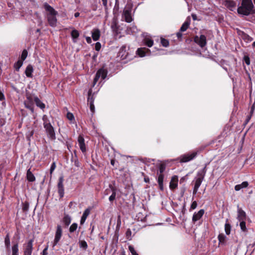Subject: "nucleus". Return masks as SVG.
<instances>
[{
    "label": "nucleus",
    "mask_w": 255,
    "mask_h": 255,
    "mask_svg": "<svg viewBox=\"0 0 255 255\" xmlns=\"http://www.w3.org/2000/svg\"><path fill=\"white\" fill-rule=\"evenodd\" d=\"M238 13L243 15H249L255 13L252 0H242L241 4L237 9Z\"/></svg>",
    "instance_id": "nucleus-1"
},
{
    "label": "nucleus",
    "mask_w": 255,
    "mask_h": 255,
    "mask_svg": "<svg viewBox=\"0 0 255 255\" xmlns=\"http://www.w3.org/2000/svg\"><path fill=\"white\" fill-rule=\"evenodd\" d=\"M42 120L43 121V127L45 129L47 136L51 140H55L56 139L55 131L48 117L45 115H43Z\"/></svg>",
    "instance_id": "nucleus-2"
},
{
    "label": "nucleus",
    "mask_w": 255,
    "mask_h": 255,
    "mask_svg": "<svg viewBox=\"0 0 255 255\" xmlns=\"http://www.w3.org/2000/svg\"><path fill=\"white\" fill-rule=\"evenodd\" d=\"M206 172V167L205 166L203 169L198 171L197 177L195 178V182L193 189V194H196L200 186Z\"/></svg>",
    "instance_id": "nucleus-3"
},
{
    "label": "nucleus",
    "mask_w": 255,
    "mask_h": 255,
    "mask_svg": "<svg viewBox=\"0 0 255 255\" xmlns=\"http://www.w3.org/2000/svg\"><path fill=\"white\" fill-rule=\"evenodd\" d=\"M107 70H106L103 68L100 69L97 72L95 77L94 78L93 84V87L95 86V85L96 84L97 82H98V81L99 80V79L100 77H101L102 79H104L107 77Z\"/></svg>",
    "instance_id": "nucleus-4"
},
{
    "label": "nucleus",
    "mask_w": 255,
    "mask_h": 255,
    "mask_svg": "<svg viewBox=\"0 0 255 255\" xmlns=\"http://www.w3.org/2000/svg\"><path fill=\"white\" fill-rule=\"evenodd\" d=\"M194 40L202 48L205 46L207 44L206 37L204 35H201L200 36H195Z\"/></svg>",
    "instance_id": "nucleus-5"
},
{
    "label": "nucleus",
    "mask_w": 255,
    "mask_h": 255,
    "mask_svg": "<svg viewBox=\"0 0 255 255\" xmlns=\"http://www.w3.org/2000/svg\"><path fill=\"white\" fill-rule=\"evenodd\" d=\"M62 235V229L60 225H58L56 227L55 238L53 242V246H56L59 242Z\"/></svg>",
    "instance_id": "nucleus-6"
},
{
    "label": "nucleus",
    "mask_w": 255,
    "mask_h": 255,
    "mask_svg": "<svg viewBox=\"0 0 255 255\" xmlns=\"http://www.w3.org/2000/svg\"><path fill=\"white\" fill-rule=\"evenodd\" d=\"M197 152L187 153L180 156V162H187L194 159L197 155Z\"/></svg>",
    "instance_id": "nucleus-7"
},
{
    "label": "nucleus",
    "mask_w": 255,
    "mask_h": 255,
    "mask_svg": "<svg viewBox=\"0 0 255 255\" xmlns=\"http://www.w3.org/2000/svg\"><path fill=\"white\" fill-rule=\"evenodd\" d=\"M131 9L130 8H126L123 11L122 18L127 22H130L132 21V18L131 15Z\"/></svg>",
    "instance_id": "nucleus-8"
},
{
    "label": "nucleus",
    "mask_w": 255,
    "mask_h": 255,
    "mask_svg": "<svg viewBox=\"0 0 255 255\" xmlns=\"http://www.w3.org/2000/svg\"><path fill=\"white\" fill-rule=\"evenodd\" d=\"M33 240H30L24 247V255H31L33 250Z\"/></svg>",
    "instance_id": "nucleus-9"
},
{
    "label": "nucleus",
    "mask_w": 255,
    "mask_h": 255,
    "mask_svg": "<svg viewBox=\"0 0 255 255\" xmlns=\"http://www.w3.org/2000/svg\"><path fill=\"white\" fill-rule=\"evenodd\" d=\"M64 178L63 176L60 177L58 180V193L61 198L63 197L64 194V189L63 185Z\"/></svg>",
    "instance_id": "nucleus-10"
},
{
    "label": "nucleus",
    "mask_w": 255,
    "mask_h": 255,
    "mask_svg": "<svg viewBox=\"0 0 255 255\" xmlns=\"http://www.w3.org/2000/svg\"><path fill=\"white\" fill-rule=\"evenodd\" d=\"M237 219L239 222L246 221L247 219V215L244 211L241 208L238 207V216Z\"/></svg>",
    "instance_id": "nucleus-11"
},
{
    "label": "nucleus",
    "mask_w": 255,
    "mask_h": 255,
    "mask_svg": "<svg viewBox=\"0 0 255 255\" xmlns=\"http://www.w3.org/2000/svg\"><path fill=\"white\" fill-rule=\"evenodd\" d=\"M56 15L57 14H54V15H47V20L48 21V23L49 25L51 26L54 27L56 25L57 23V18H56Z\"/></svg>",
    "instance_id": "nucleus-12"
},
{
    "label": "nucleus",
    "mask_w": 255,
    "mask_h": 255,
    "mask_svg": "<svg viewBox=\"0 0 255 255\" xmlns=\"http://www.w3.org/2000/svg\"><path fill=\"white\" fill-rule=\"evenodd\" d=\"M204 212L205 211L203 209L200 210L197 213L195 212L192 217V222L195 223L200 220L203 216Z\"/></svg>",
    "instance_id": "nucleus-13"
},
{
    "label": "nucleus",
    "mask_w": 255,
    "mask_h": 255,
    "mask_svg": "<svg viewBox=\"0 0 255 255\" xmlns=\"http://www.w3.org/2000/svg\"><path fill=\"white\" fill-rule=\"evenodd\" d=\"M44 7L45 10L48 12L47 15H54L57 14V12L48 3H45L44 4Z\"/></svg>",
    "instance_id": "nucleus-14"
},
{
    "label": "nucleus",
    "mask_w": 255,
    "mask_h": 255,
    "mask_svg": "<svg viewBox=\"0 0 255 255\" xmlns=\"http://www.w3.org/2000/svg\"><path fill=\"white\" fill-rule=\"evenodd\" d=\"M78 141L79 143V145L80 146V148L82 151V152H85L86 151V148L85 146V144L84 142V138L81 135L79 136Z\"/></svg>",
    "instance_id": "nucleus-15"
},
{
    "label": "nucleus",
    "mask_w": 255,
    "mask_h": 255,
    "mask_svg": "<svg viewBox=\"0 0 255 255\" xmlns=\"http://www.w3.org/2000/svg\"><path fill=\"white\" fill-rule=\"evenodd\" d=\"M225 5L230 10L233 11L236 6V3L235 1L233 0H225Z\"/></svg>",
    "instance_id": "nucleus-16"
},
{
    "label": "nucleus",
    "mask_w": 255,
    "mask_h": 255,
    "mask_svg": "<svg viewBox=\"0 0 255 255\" xmlns=\"http://www.w3.org/2000/svg\"><path fill=\"white\" fill-rule=\"evenodd\" d=\"M178 179L177 176H174L172 177L170 182V188L171 189L176 188L177 186Z\"/></svg>",
    "instance_id": "nucleus-17"
},
{
    "label": "nucleus",
    "mask_w": 255,
    "mask_h": 255,
    "mask_svg": "<svg viewBox=\"0 0 255 255\" xmlns=\"http://www.w3.org/2000/svg\"><path fill=\"white\" fill-rule=\"evenodd\" d=\"M219 240V244L221 245H225L227 239V237L223 233L220 234L218 236Z\"/></svg>",
    "instance_id": "nucleus-18"
},
{
    "label": "nucleus",
    "mask_w": 255,
    "mask_h": 255,
    "mask_svg": "<svg viewBox=\"0 0 255 255\" xmlns=\"http://www.w3.org/2000/svg\"><path fill=\"white\" fill-rule=\"evenodd\" d=\"M90 213V208H87L84 211V212L83 214V215L81 217V220H80V224L81 225H83L85 223L87 217L89 215Z\"/></svg>",
    "instance_id": "nucleus-19"
},
{
    "label": "nucleus",
    "mask_w": 255,
    "mask_h": 255,
    "mask_svg": "<svg viewBox=\"0 0 255 255\" xmlns=\"http://www.w3.org/2000/svg\"><path fill=\"white\" fill-rule=\"evenodd\" d=\"M111 28L113 31L118 33V20L117 18L114 17L113 19L112 24H111Z\"/></svg>",
    "instance_id": "nucleus-20"
},
{
    "label": "nucleus",
    "mask_w": 255,
    "mask_h": 255,
    "mask_svg": "<svg viewBox=\"0 0 255 255\" xmlns=\"http://www.w3.org/2000/svg\"><path fill=\"white\" fill-rule=\"evenodd\" d=\"M148 51H149V50L148 49L144 47L138 48L136 52L140 57H144L146 55V52Z\"/></svg>",
    "instance_id": "nucleus-21"
},
{
    "label": "nucleus",
    "mask_w": 255,
    "mask_h": 255,
    "mask_svg": "<svg viewBox=\"0 0 255 255\" xmlns=\"http://www.w3.org/2000/svg\"><path fill=\"white\" fill-rule=\"evenodd\" d=\"M33 67L32 66V65H28L27 66V67L25 69V71L26 76L27 77H32V73L33 72Z\"/></svg>",
    "instance_id": "nucleus-22"
},
{
    "label": "nucleus",
    "mask_w": 255,
    "mask_h": 255,
    "mask_svg": "<svg viewBox=\"0 0 255 255\" xmlns=\"http://www.w3.org/2000/svg\"><path fill=\"white\" fill-rule=\"evenodd\" d=\"M100 36V30L98 29H94L92 32V37L94 41L98 40Z\"/></svg>",
    "instance_id": "nucleus-23"
},
{
    "label": "nucleus",
    "mask_w": 255,
    "mask_h": 255,
    "mask_svg": "<svg viewBox=\"0 0 255 255\" xmlns=\"http://www.w3.org/2000/svg\"><path fill=\"white\" fill-rule=\"evenodd\" d=\"M249 185L247 181H244L240 184H238L235 186V189L236 191H239L242 188H246Z\"/></svg>",
    "instance_id": "nucleus-24"
},
{
    "label": "nucleus",
    "mask_w": 255,
    "mask_h": 255,
    "mask_svg": "<svg viewBox=\"0 0 255 255\" xmlns=\"http://www.w3.org/2000/svg\"><path fill=\"white\" fill-rule=\"evenodd\" d=\"M34 102L36 105V106L38 107H39L41 109H44L45 107V104L43 103L39 99L35 97H34Z\"/></svg>",
    "instance_id": "nucleus-25"
},
{
    "label": "nucleus",
    "mask_w": 255,
    "mask_h": 255,
    "mask_svg": "<svg viewBox=\"0 0 255 255\" xmlns=\"http://www.w3.org/2000/svg\"><path fill=\"white\" fill-rule=\"evenodd\" d=\"M63 222L66 227L68 226L71 222V217L68 215H65L63 218Z\"/></svg>",
    "instance_id": "nucleus-26"
},
{
    "label": "nucleus",
    "mask_w": 255,
    "mask_h": 255,
    "mask_svg": "<svg viewBox=\"0 0 255 255\" xmlns=\"http://www.w3.org/2000/svg\"><path fill=\"white\" fill-rule=\"evenodd\" d=\"M163 178L164 175L162 174H160L158 177V183L160 189L162 190L163 189Z\"/></svg>",
    "instance_id": "nucleus-27"
},
{
    "label": "nucleus",
    "mask_w": 255,
    "mask_h": 255,
    "mask_svg": "<svg viewBox=\"0 0 255 255\" xmlns=\"http://www.w3.org/2000/svg\"><path fill=\"white\" fill-rule=\"evenodd\" d=\"M27 179L30 182H33L35 181V178L34 175L30 171V169H28L27 171Z\"/></svg>",
    "instance_id": "nucleus-28"
},
{
    "label": "nucleus",
    "mask_w": 255,
    "mask_h": 255,
    "mask_svg": "<svg viewBox=\"0 0 255 255\" xmlns=\"http://www.w3.org/2000/svg\"><path fill=\"white\" fill-rule=\"evenodd\" d=\"M24 104L25 105V108L29 109L32 113L34 112L33 103H31L30 101H25Z\"/></svg>",
    "instance_id": "nucleus-29"
},
{
    "label": "nucleus",
    "mask_w": 255,
    "mask_h": 255,
    "mask_svg": "<svg viewBox=\"0 0 255 255\" xmlns=\"http://www.w3.org/2000/svg\"><path fill=\"white\" fill-rule=\"evenodd\" d=\"M190 24V22L189 21H185L183 23V24L182 25L180 29V32H184L187 30L188 27H189Z\"/></svg>",
    "instance_id": "nucleus-30"
},
{
    "label": "nucleus",
    "mask_w": 255,
    "mask_h": 255,
    "mask_svg": "<svg viewBox=\"0 0 255 255\" xmlns=\"http://www.w3.org/2000/svg\"><path fill=\"white\" fill-rule=\"evenodd\" d=\"M240 222V228H241V229L242 231L244 232L245 233L247 232L248 229H247V228L246 227V221H241V222Z\"/></svg>",
    "instance_id": "nucleus-31"
},
{
    "label": "nucleus",
    "mask_w": 255,
    "mask_h": 255,
    "mask_svg": "<svg viewBox=\"0 0 255 255\" xmlns=\"http://www.w3.org/2000/svg\"><path fill=\"white\" fill-rule=\"evenodd\" d=\"M231 229V226L230 224L229 223H227V222L225 225V232L227 235H228L230 234Z\"/></svg>",
    "instance_id": "nucleus-32"
},
{
    "label": "nucleus",
    "mask_w": 255,
    "mask_h": 255,
    "mask_svg": "<svg viewBox=\"0 0 255 255\" xmlns=\"http://www.w3.org/2000/svg\"><path fill=\"white\" fill-rule=\"evenodd\" d=\"M92 92V89H90L88 91V103H91L92 102V103H94V98L93 96H91V94Z\"/></svg>",
    "instance_id": "nucleus-33"
},
{
    "label": "nucleus",
    "mask_w": 255,
    "mask_h": 255,
    "mask_svg": "<svg viewBox=\"0 0 255 255\" xmlns=\"http://www.w3.org/2000/svg\"><path fill=\"white\" fill-rule=\"evenodd\" d=\"M18 245L16 244L12 247V255H18Z\"/></svg>",
    "instance_id": "nucleus-34"
},
{
    "label": "nucleus",
    "mask_w": 255,
    "mask_h": 255,
    "mask_svg": "<svg viewBox=\"0 0 255 255\" xmlns=\"http://www.w3.org/2000/svg\"><path fill=\"white\" fill-rule=\"evenodd\" d=\"M71 36L73 39L77 38L79 36V33L78 30L74 29L71 32Z\"/></svg>",
    "instance_id": "nucleus-35"
},
{
    "label": "nucleus",
    "mask_w": 255,
    "mask_h": 255,
    "mask_svg": "<svg viewBox=\"0 0 255 255\" xmlns=\"http://www.w3.org/2000/svg\"><path fill=\"white\" fill-rule=\"evenodd\" d=\"M78 228V225L77 223H73L69 228V232L70 233H73Z\"/></svg>",
    "instance_id": "nucleus-36"
},
{
    "label": "nucleus",
    "mask_w": 255,
    "mask_h": 255,
    "mask_svg": "<svg viewBox=\"0 0 255 255\" xmlns=\"http://www.w3.org/2000/svg\"><path fill=\"white\" fill-rule=\"evenodd\" d=\"M23 64V61L21 60H18L16 63L14 64V68L16 71H18L20 68L22 66Z\"/></svg>",
    "instance_id": "nucleus-37"
},
{
    "label": "nucleus",
    "mask_w": 255,
    "mask_h": 255,
    "mask_svg": "<svg viewBox=\"0 0 255 255\" xmlns=\"http://www.w3.org/2000/svg\"><path fill=\"white\" fill-rule=\"evenodd\" d=\"M112 192H112V195L110 196V197L109 198V201L110 202L113 201L116 199V192L115 189H112Z\"/></svg>",
    "instance_id": "nucleus-38"
},
{
    "label": "nucleus",
    "mask_w": 255,
    "mask_h": 255,
    "mask_svg": "<svg viewBox=\"0 0 255 255\" xmlns=\"http://www.w3.org/2000/svg\"><path fill=\"white\" fill-rule=\"evenodd\" d=\"M161 43L163 46L165 47L168 46V45H169L168 40L164 38H161Z\"/></svg>",
    "instance_id": "nucleus-39"
},
{
    "label": "nucleus",
    "mask_w": 255,
    "mask_h": 255,
    "mask_svg": "<svg viewBox=\"0 0 255 255\" xmlns=\"http://www.w3.org/2000/svg\"><path fill=\"white\" fill-rule=\"evenodd\" d=\"M4 243H5V246H6V247L7 248L9 247V246H10V239H9V236H8V234L6 236V237L5 238Z\"/></svg>",
    "instance_id": "nucleus-40"
},
{
    "label": "nucleus",
    "mask_w": 255,
    "mask_h": 255,
    "mask_svg": "<svg viewBox=\"0 0 255 255\" xmlns=\"http://www.w3.org/2000/svg\"><path fill=\"white\" fill-rule=\"evenodd\" d=\"M27 51L26 50H23L22 52L21 56V58L22 60L21 61H24L27 57Z\"/></svg>",
    "instance_id": "nucleus-41"
},
{
    "label": "nucleus",
    "mask_w": 255,
    "mask_h": 255,
    "mask_svg": "<svg viewBox=\"0 0 255 255\" xmlns=\"http://www.w3.org/2000/svg\"><path fill=\"white\" fill-rule=\"evenodd\" d=\"M145 44L148 46V47H151L153 44V41L151 39H147L145 40Z\"/></svg>",
    "instance_id": "nucleus-42"
},
{
    "label": "nucleus",
    "mask_w": 255,
    "mask_h": 255,
    "mask_svg": "<svg viewBox=\"0 0 255 255\" xmlns=\"http://www.w3.org/2000/svg\"><path fill=\"white\" fill-rule=\"evenodd\" d=\"M165 169V165L163 163L160 164L159 167L160 174H162Z\"/></svg>",
    "instance_id": "nucleus-43"
},
{
    "label": "nucleus",
    "mask_w": 255,
    "mask_h": 255,
    "mask_svg": "<svg viewBox=\"0 0 255 255\" xmlns=\"http://www.w3.org/2000/svg\"><path fill=\"white\" fill-rule=\"evenodd\" d=\"M29 209V203L27 202H25L23 204L22 210L24 211H27Z\"/></svg>",
    "instance_id": "nucleus-44"
},
{
    "label": "nucleus",
    "mask_w": 255,
    "mask_h": 255,
    "mask_svg": "<svg viewBox=\"0 0 255 255\" xmlns=\"http://www.w3.org/2000/svg\"><path fill=\"white\" fill-rule=\"evenodd\" d=\"M80 247L83 248L85 249L87 248V244L85 241H82L80 242Z\"/></svg>",
    "instance_id": "nucleus-45"
},
{
    "label": "nucleus",
    "mask_w": 255,
    "mask_h": 255,
    "mask_svg": "<svg viewBox=\"0 0 255 255\" xmlns=\"http://www.w3.org/2000/svg\"><path fill=\"white\" fill-rule=\"evenodd\" d=\"M244 61L247 65H249L250 64V59L248 56H244Z\"/></svg>",
    "instance_id": "nucleus-46"
},
{
    "label": "nucleus",
    "mask_w": 255,
    "mask_h": 255,
    "mask_svg": "<svg viewBox=\"0 0 255 255\" xmlns=\"http://www.w3.org/2000/svg\"><path fill=\"white\" fill-rule=\"evenodd\" d=\"M128 249H129L130 252L131 253V254H132V255H135L137 254L136 253L134 248L132 246H129L128 247Z\"/></svg>",
    "instance_id": "nucleus-47"
},
{
    "label": "nucleus",
    "mask_w": 255,
    "mask_h": 255,
    "mask_svg": "<svg viewBox=\"0 0 255 255\" xmlns=\"http://www.w3.org/2000/svg\"><path fill=\"white\" fill-rule=\"evenodd\" d=\"M67 118L70 121H72L74 119L73 115L71 113H68L67 114Z\"/></svg>",
    "instance_id": "nucleus-48"
},
{
    "label": "nucleus",
    "mask_w": 255,
    "mask_h": 255,
    "mask_svg": "<svg viewBox=\"0 0 255 255\" xmlns=\"http://www.w3.org/2000/svg\"><path fill=\"white\" fill-rule=\"evenodd\" d=\"M197 203L196 201H195L193 202L190 206V210L195 209L197 207Z\"/></svg>",
    "instance_id": "nucleus-49"
},
{
    "label": "nucleus",
    "mask_w": 255,
    "mask_h": 255,
    "mask_svg": "<svg viewBox=\"0 0 255 255\" xmlns=\"http://www.w3.org/2000/svg\"><path fill=\"white\" fill-rule=\"evenodd\" d=\"M55 168H56V164L55 162H53L52 163L51 167H50V174L52 173L53 171L55 170Z\"/></svg>",
    "instance_id": "nucleus-50"
},
{
    "label": "nucleus",
    "mask_w": 255,
    "mask_h": 255,
    "mask_svg": "<svg viewBox=\"0 0 255 255\" xmlns=\"http://www.w3.org/2000/svg\"><path fill=\"white\" fill-rule=\"evenodd\" d=\"M90 105V109L91 111V112L94 114L95 112V106L94 105V103H92V102L91 103H89Z\"/></svg>",
    "instance_id": "nucleus-51"
},
{
    "label": "nucleus",
    "mask_w": 255,
    "mask_h": 255,
    "mask_svg": "<svg viewBox=\"0 0 255 255\" xmlns=\"http://www.w3.org/2000/svg\"><path fill=\"white\" fill-rule=\"evenodd\" d=\"M101 44L100 42H97L95 45V49L97 51H99L101 49Z\"/></svg>",
    "instance_id": "nucleus-52"
},
{
    "label": "nucleus",
    "mask_w": 255,
    "mask_h": 255,
    "mask_svg": "<svg viewBox=\"0 0 255 255\" xmlns=\"http://www.w3.org/2000/svg\"><path fill=\"white\" fill-rule=\"evenodd\" d=\"M47 250H48V246H47L42 252V255H47Z\"/></svg>",
    "instance_id": "nucleus-53"
},
{
    "label": "nucleus",
    "mask_w": 255,
    "mask_h": 255,
    "mask_svg": "<svg viewBox=\"0 0 255 255\" xmlns=\"http://www.w3.org/2000/svg\"><path fill=\"white\" fill-rule=\"evenodd\" d=\"M103 4L104 6V7L106 8L107 7V0H102Z\"/></svg>",
    "instance_id": "nucleus-54"
},
{
    "label": "nucleus",
    "mask_w": 255,
    "mask_h": 255,
    "mask_svg": "<svg viewBox=\"0 0 255 255\" xmlns=\"http://www.w3.org/2000/svg\"><path fill=\"white\" fill-rule=\"evenodd\" d=\"M26 101H30L31 103H32L33 102V100H32V98L31 96H27V97H26Z\"/></svg>",
    "instance_id": "nucleus-55"
},
{
    "label": "nucleus",
    "mask_w": 255,
    "mask_h": 255,
    "mask_svg": "<svg viewBox=\"0 0 255 255\" xmlns=\"http://www.w3.org/2000/svg\"><path fill=\"white\" fill-rule=\"evenodd\" d=\"M4 99V96L3 93L0 91V101H2Z\"/></svg>",
    "instance_id": "nucleus-56"
},
{
    "label": "nucleus",
    "mask_w": 255,
    "mask_h": 255,
    "mask_svg": "<svg viewBox=\"0 0 255 255\" xmlns=\"http://www.w3.org/2000/svg\"><path fill=\"white\" fill-rule=\"evenodd\" d=\"M176 36L178 39H181L182 36V34L180 32H178L176 33Z\"/></svg>",
    "instance_id": "nucleus-57"
},
{
    "label": "nucleus",
    "mask_w": 255,
    "mask_h": 255,
    "mask_svg": "<svg viewBox=\"0 0 255 255\" xmlns=\"http://www.w3.org/2000/svg\"><path fill=\"white\" fill-rule=\"evenodd\" d=\"M192 17L194 20L197 19V15L195 14H192Z\"/></svg>",
    "instance_id": "nucleus-58"
},
{
    "label": "nucleus",
    "mask_w": 255,
    "mask_h": 255,
    "mask_svg": "<svg viewBox=\"0 0 255 255\" xmlns=\"http://www.w3.org/2000/svg\"><path fill=\"white\" fill-rule=\"evenodd\" d=\"M126 49V46H122L120 49V53H122L123 51H125Z\"/></svg>",
    "instance_id": "nucleus-59"
},
{
    "label": "nucleus",
    "mask_w": 255,
    "mask_h": 255,
    "mask_svg": "<svg viewBox=\"0 0 255 255\" xmlns=\"http://www.w3.org/2000/svg\"><path fill=\"white\" fill-rule=\"evenodd\" d=\"M86 40L88 43H90L91 42V39L90 37H88L86 38Z\"/></svg>",
    "instance_id": "nucleus-60"
},
{
    "label": "nucleus",
    "mask_w": 255,
    "mask_h": 255,
    "mask_svg": "<svg viewBox=\"0 0 255 255\" xmlns=\"http://www.w3.org/2000/svg\"><path fill=\"white\" fill-rule=\"evenodd\" d=\"M80 15L79 12H76L74 14V16L75 17H78Z\"/></svg>",
    "instance_id": "nucleus-61"
},
{
    "label": "nucleus",
    "mask_w": 255,
    "mask_h": 255,
    "mask_svg": "<svg viewBox=\"0 0 255 255\" xmlns=\"http://www.w3.org/2000/svg\"><path fill=\"white\" fill-rule=\"evenodd\" d=\"M144 181L146 182H149V179L148 178H144Z\"/></svg>",
    "instance_id": "nucleus-62"
},
{
    "label": "nucleus",
    "mask_w": 255,
    "mask_h": 255,
    "mask_svg": "<svg viewBox=\"0 0 255 255\" xmlns=\"http://www.w3.org/2000/svg\"><path fill=\"white\" fill-rule=\"evenodd\" d=\"M111 164L114 165V161L113 160H112L111 161Z\"/></svg>",
    "instance_id": "nucleus-63"
},
{
    "label": "nucleus",
    "mask_w": 255,
    "mask_h": 255,
    "mask_svg": "<svg viewBox=\"0 0 255 255\" xmlns=\"http://www.w3.org/2000/svg\"><path fill=\"white\" fill-rule=\"evenodd\" d=\"M253 46L255 47V41L253 43Z\"/></svg>",
    "instance_id": "nucleus-64"
}]
</instances>
